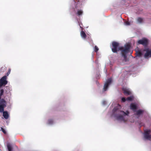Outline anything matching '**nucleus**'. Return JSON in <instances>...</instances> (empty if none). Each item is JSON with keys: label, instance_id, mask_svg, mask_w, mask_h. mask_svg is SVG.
<instances>
[{"label": "nucleus", "instance_id": "4468645a", "mask_svg": "<svg viewBox=\"0 0 151 151\" xmlns=\"http://www.w3.org/2000/svg\"><path fill=\"white\" fill-rule=\"evenodd\" d=\"M144 111L141 110H139L136 111V115L137 116H139L142 114L143 112Z\"/></svg>", "mask_w": 151, "mask_h": 151}, {"label": "nucleus", "instance_id": "423d86ee", "mask_svg": "<svg viewBox=\"0 0 151 151\" xmlns=\"http://www.w3.org/2000/svg\"><path fill=\"white\" fill-rule=\"evenodd\" d=\"M148 43L147 40L145 38H143L142 39L140 40L137 42V44H141L145 46H147Z\"/></svg>", "mask_w": 151, "mask_h": 151}, {"label": "nucleus", "instance_id": "cd10ccee", "mask_svg": "<svg viewBox=\"0 0 151 151\" xmlns=\"http://www.w3.org/2000/svg\"><path fill=\"white\" fill-rule=\"evenodd\" d=\"M126 24L128 25L129 24V22H126Z\"/></svg>", "mask_w": 151, "mask_h": 151}, {"label": "nucleus", "instance_id": "aec40b11", "mask_svg": "<svg viewBox=\"0 0 151 151\" xmlns=\"http://www.w3.org/2000/svg\"><path fill=\"white\" fill-rule=\"evenodd\" d=\"M104 86L103 88L104 91H106L108 88V86Z\"/></svg>", "mask_w": 151, "mask_h": 151}, {"label": "nucleus", "instance_id": "412c9836", "mask_svg": "<svg viewBox=\"0 0 151 151\" xmlns=\"http://www.w3.org/2000/svg\"><path fill=\"white\" fill-rule=\"evenodd\" d=\"M48 123L49 124H52L53 123V121L52 119H50L48 120Z\"/></svg>", "mask_w": 151, "mask_h": 151}, {"label": "nucleus", "instance_id": "9b49d317", "mask_svg": "<svg viewBox=\"0 0 151 151\" xmlns=\"http://www.w3.org/2000/svg\"><path fill=\"white\" fill-rule=\"evenodd\" d=\"M130 108L131 109L134 110L137 109V107L135 104H131L130 105Z\"/></svg>", "mask_w": 151, "mask_h": 151}, {"label": "nucleus", "instance_id": "a878e982", "mask_svg": "<svg viewBox=\"0 0 151 151\" xmlns=\"http://www.w3.org/2000/svg\"><path fill=\"white\" fill-rule=\"evenodd\" d=\"M126 99L124 97H123L122 99V101L123 102H124L126 101Z\"/></svg>", "mask_w": 151, "mask_h": 151}, {"label": "nucleus", "instance_id": "2f4dec72", "mask_svg": "<svg viewBox=\"0 0 151 151\" xmlns=\"http://www.w3.org/2000/svg\"><path fill=\"white\" fill-rule=\"evenodd\" d=\"M0 86V88L1 87V86Z\"/></svg>", "mask_w": 151, "mask_h": 151}, {"label": "nucleus", "instance_id": "1a4fd4ad", "mask_svg": "<svg viewBox=\"0 0 151 151\" xmlns=\"http://www.w3.org/2000/svg\"><path fill=\"white\" fill-rule=\"evenodd\" d=\"M122 90L124 91V93L125 94L129 95L131 93L130 91L126 88H123L122 89Z\"/></svg>", "mask_w": 151, "mask_h": 151}, {"label": "nucleus", "instance_id": "ddd939ff", "mask_svg": "<svg viewBox=\"0 0 151 151\" xmlns=\"http://www.w3.org/2000/svg\"><path fill=\"white\" fill-rule=\"evenodd\" d=\"M4 104L0 105V112L2 113L4 112Z\"/></svg>", "mask_w": 151, "mask_h": 151}, {"label": "nucleus", "instance_id": "20e7f679", "mask_svg": "<svg viewBox=\"0 0 151 151\" xmlns=\"http://www.w3.org/2000/svg\"><path fill=\"white\" fill-rule=\"evenodd\" d=\"M151 132V131L150 129L145 131L144 133V137L145 139L149 140H151V134H150Z\"/></svg>", "mask_w": 151, "mask_h": 151}, {"label": "nucleus", "instance_id": "c85d7f7f", "mask_svg": "<svg viewBox=\"0 0 151 151\" xmlns=\"http://www.w3.org/2000/svg\"><path fill=\"white\" fill-rule=\"evenodd\" d=\"M105 101H104L103 102V103L104 104H105Z\"/></svg>", "mask_w": 151, "mask_h": 151}, {"label": "nucleus", "instance_id": "0eeeda50", "mask_svg": "<svg viewBox=\"0 0 151 151\" xmlns=\"http://www.w3.org/2000/svg\"><path fill=\"white\" fill-rule=\"evenodd\" d=\"M7 77L6 76H4L0 79V85H6L7 84L8 81L7 80Z\"/></svg>", "mask_w": 151, "mask_h": 151}, {"label": "nucleus", "instance_id": "9d476101", "mask_svg": "<svg viewBox=\"0 0 151 151\" xmlns=\"http://www.w3.org/2000/svg\"><path fill=\"white\" fill-rule=\"evenodd\" d=\"M3 116L6 119H7L9 117V115L7 111H4L3 112Z\"/></svg>", "mask_w": 151, "mask_h": 151}, {"label": "nucleus", "instance_id": "b1692460", "mask_svg": "<svg viewBox=\"0 0 151 151\" xmlns=\"http://www.w3.org/2000/svg\"><path fill=\"white\" fill-rule=\"evenodd\" d=\"M1 130L5 134H6V132L5 131V130L4 129V128H3L2 127H1Z\"/></svg>", "mask_w": 151, "mask_h": 151}, {"label": "nucleus", "instance_id": "393cba45", "mask_svg": "<svg viewBox=\"0 0 151 151\" xmlns=\"http://www.w3.org/2000/svg\"><path fill=\"white\" fill-rule=\"evenodd\" d=\"M10 72H11V69H9L8 72L6 74V76H8L10 74Z\"/></svg>", "mask_w": 151, "mask_h": 151}, {"label": "nucleus", "instance_id": "5701e85b", "mask_svg": "<svg viewBox=\"0 0 151 151\" xmlns=\"http://www.w3.org/2000/svg\"><path fill=\"white\" fill-rule=\"evenodd\" d=\"M4 92V90L3 89H1V90L0 93V96H2L3 95Z\"/></svg>", "mask_w": 151, "mask_h": 151}, {"label": "nucleus", "instance_id": "c756f323", "mask_svg": "<svg viewBox=\"0 0 151 151\" xmlns=\"http://www.w3.org/2000/svg\"><path fill=\"white\" fill-rule=\"evenodd\" d=\"M96 84H99V83L98 82H96Z\"/></svg>", "mask_w": 151, "mask_h": 151}, {"label": "nucleus", "instance_id": "dca6fc26", "mask_svg": "<svg viewBox=\"0 0 151 151\" xmlns=\"http://www.w3.org/2000/svg\"><path fill=\"white\" fill-rule=\"evenodd\" d=\"M137 21L139 23H142L143 22V19L141 17H138L137 19Z\"/></svg>", "mask_w": 151, "mask_h": 151}, {"label": "nucleus", "instance_id": "f257e3e1", "mask_svg": "<svg viewBox=\"0 0 151 151\" xmlns=\"http://www.w3.org/2000/svg\"><path fill=\"white\" fill-rule=\"evenodd\" d=\"M130 45L127 44L124 45V47H122L119 48V50H121L122 56L125 61L127 60V55L130 52Z\"/></svg>", "mask_w": 151, "mask_h": 151}, {"label": "nucleus", "instance_id": "f03ea898", "mask_svg": "<svg viewBox=\"0 0 151 151\" xmlns=\"http://www.w3.org/2000/svg\"><path fill=\"white\" fill-rule=\"evenodd\" d=\"M117 111H118V113L120 114L117 116V119L125 122L126 121L124 120L123 116H125L128 115L129 114V111H127L125 112L124 111L118 110V109L116 108H114L113 110V111L114 113H115Z\"/></svg>", "mask_w": 151, "mask_h": 151}, {"label": "nucleus", "instance_id": "6e6552de", "mask_svg": "<svg viewBox=\"0 0 151 151\" xmlns=\"http://www.w3.org/2000/svg\"><path fill=\"white\" fill-rule=\"evenodd\" d=\"M80 27L81 28L82 30H83V28L81 27V26H80ZM81 35L82 37L84 39H86V35L85 33L83 30L81 31Z\"/></svg>", "mask_w": 151, "mask_h": 151}, {"label": "nucleus", "instance_id": "7ed1b4c3", "mask_svg": "<svg viewBox=\"0 0 151 151\" xmlns=\"http://www.w3.org/2000/svg\"><path fill=\"white\" fill-rule=\"evenodd\" d=\"M112 45L111 50L114 53L117 52V48L119 46V43L117 42L113 41L112 42Z\"/></svg>", "mask_w": 151, "mask_h": 151}, {"label": "nucleus", "instance_id": "2eb2a0df", "mask_svg": "<svg viewBox=\"0 0 151 151\" xmlns=\"http://www.w3.org/2000/svg\"><path fill=\"white\" fill-rule=\"evenodd\" d=\"M135 54L136 55V56L139 57H141L142 55V53L140 51H137Z\"/></svg>", "mask_w": 151, "mask_h": 151}, {"label": "nucleus", "instance_id": "f3484780", "mask_svg": "<svg viewBox=\"0 0 151 151\" xmlns=\"http://www.w3.org/2000/svg\"><path fill=\"white\" fill-rule=\"evenodd\" d=\"M83 12L82 10H78L77 14L78 16L82 15L83 14Z\"/></svg>", "mask_w": 151, "mask_h": 151}, {"label": "nucleus", "instance_id": "7c9ffc66", "mask_svg": "<svg viewBox=\"0 0 151 151\" xmlns=\"http://www.w3.org/2000/svg\"><path fill=\"white\" fill-rule=\"evenodd\" d=\"M1 96H0V100H1Z\"/></svg>", "mask_w": 151, "mask_h": 151}, {"label": "nucleus", "instance_id": "a211bd4d", "mask_svg": "<svg viewBox=\"0 0 151 151\" xmlns=\"http://www.w3.org/2000/svg\"><path fill=\"white\" fill-rule=\"evenodd\" d=\"M7 147L8 151H12V147L10 144H8L7 145Z\"/></svg>", "mask_w": 151, "mask_h": 151}, {"label": "nucleus", "instance_id": "4be33fe9", "mask_svg": "<svg viewBox=\"0 0 151 151\" xmlns=\"http://www.w3.org/2000/svg\"><path fill=\"white\" fill-rule=\"evenodd\" d=\"M99 49L96 46H95L94 47V51L95 52H97Z\"/></svg>", "mask_w": 151, "mask_h": 151}, {"label": "nucleus", "instance_id": "f8f14e48", "mask_svg": "<svg viewBox=\"0 0 151 151\" xmlns=\"http://www.w3.org/2000/svg\"><path fill=\"white\" fill-rule=\"evenodd\" d=\"M112 79L111 78H109L107 79L104 85H109L111 83Z\"/></svg>", "mask_w": 151, "mask_h": 151}, {"label": "nucleus", "instance_id": "39448f33", "mask_svg": "<svg viewBox=\"0 0 151 151\" xmlns=\"http://www.w3.org/2000/svg\"><path fill=\"white\" fill-rule=\"evenodd\" d=\"M143 52H146V53L144 55V57L145 58H147L148 57H151V49H150L149 48H146L143 50Z\"/></svg>", "mask_w": 151, "mask_h": 151}, {"label": "nucleus", "instance_id": "bb28decb", "mask_svg": "<svg viewBox=\"0 0 151 151\" xmlns=\"http://www.w3.org/2000/svg\"><path fill=\"white\" fill-rule=\"evenodd\" d=\"M5 100L4 99H2L1 100V103H5Z\"/></svg>", "mask_w": 151, "mask_h": 151}, {"label": "nucleus", "instance_id": "6ab92c4d", "mask_svg": "<svg viewBox=\"0 0 151 151\" xmlns=\"http://www.w3.org/2000/svg\"><path fill=\"white\" fill-rule=\"evenodd\" d=\"M133 97L132 96L128 97L127 98L126 100L127 101H132L133 99Z\"/></svg>", "mask_w": 151, "mask_h": 151}]
</instances>
